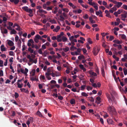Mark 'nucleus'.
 Returning <instances> with one entry per match:
<instances>
[{
	"instance_id": "3c124183",
	"label": "nucleus",
	"mask_w": 127,
	"mask_h": 127,
	"mask_svg": "<svg viewBox=\"0 0 127 127\" xmlns=\"http://www.w3.org/2000/svg\"><path fill=\"white\" fill-rule=\"evenodd\" d=\"M121 38L122 39H124L126 38V36L124 34H122L121 36Z\"/></svg>"
},
{
	"instance_id": "a211bd4d",
	"label": "nucleus",
	"mask_w": 127,
	"mask_h": 127,
	"mask_svg": "<svg viewBox=\"0 0 127 127\" xmlns=\"http://www.w3.org/2000/svg\"><path fill=\"white\" fill-rule=\"evenodd\" d=\"M61 36L60 34L57 36V40L58 42H60L62 41V39H59L61 38Z\"/></svg>"
},
{
	"instance_id": "20e7f679",
	"label": "nucleus",
	"mask_w": 127,
	"mask_h": 127,
	"mask_svg": "<svg viewBox=\"0 0 127 127\" xmlns=\"http://www.w3.org/2000/svg\"><path fill=\"white\" fill-rule=\"evenodd\" d=\"M123 13H125L124 14H122L121 15V19L122 20L125 21L126 20L125 18L127 17V12L125 11H124L123 12Z\"/></svg>"
},
{
	"instance_id": "aec40b11",
	"label": "nucleus",
	"mask_w": 127,
	"mask_h": 127,
	"mask_svg": "<svg viewBox=\"0 0 127 127\" xmlns=\"http://www.w3.org/2000/svg\"><path fill=\"white\" fill-rule=\"evenodd\" d=\"M114 42L117 44H120L121 43V42L118 40H114L113 41Z\"/></svg>"
},
{
	"instance_id": "6e6d98bb",
	"label": "nucleus",
	"mask_w": 127,
	"mask_h": 127,
	"mask_svg": "<svg viewBox=\"0 0 127 127\" xmlns=\"http://www.w3.org/2000/svg\"><path fill=\"white\" fill-rule=\"evenodd\" d=\"M52 46L54 47H56L57 46V44L56 43H54L52 44Z\"/></svg>"
},
{
	"instance_id": "e2e57ef3",
	"label": "nucleus",
	"mask_w": 127,
	"mask_h": 127,
	"mask_svg": "<svg viewBox=\"0 0 127 127\" xmlns=\"http://www.w3.org/2000/svg\"><path fill=\"white\" fill-rule=\"evenodd\" d=\"M52 7H48L47 8V10H52Z\"/></svg>"
},
{
	"instance_id": "4c0bfd02",
	"label": "nucleus",
	"mask_w": 127,
	"mask_h": 127,
	"mask_svg": "<svg viewBox=\"0 0 127 127\" xmlns=\"http://www.w3.org/2000/svg\"><path fill=\"white\" fill-rule=\"evenodd\" d=\"M89 17L88 15L87 14H86L85 15L83 16V17L85 19H87Z\"/></svg>"
},
{
	"instance_id": "5fc2aeb1",
	"label": "nucleus",
	"mask_w": 127,
	"mask_h": 127,
	"mask_svg": "<svg viewBox=\"0 0 127 127\" xmlns=\"http://www.w3.org/2000/svg\"><path fill=\"white\" fill-rule=\"evenodd\" d=\"M62 9L65 12H67L69 11L68 9L67 8Z\"/></svg>"
},
{
	"instance_id": "f3484780",
	"label": "nucleus",
	"mask_w": 127,
	"mask_h": 127,
	"mask_svg": "<svg viewBox=\"0 0 127 127\" xmlns=\"http://www.w3.org/2000/svg\"><path fill=\"white\" fill-rule=\"evenodd\" d=\"M89 20L90 22L92 24H93L95 23V21L91 17H89Z\"/></svg>"
},
{
	"instance_id": "c756f323",
	"label": "nucleus",
	"mask_w": 127,
	"mask_h": 127,
	"mask_svg": "<svg viewBox=\"0 0 127 127\" xmlns=\"http://www.w3.org/2000/svg\"><path fill=\"white\" fill-rule=\"evenodd\" d=\"M30 79L31 81H37L38 80V79H36V78H34L33 77H30Z\"/></svg>"
},
{
	"instance_id": "412c9836",
	"label": "nucleus",
	"mask_w": 127,
	"mask_h": 127,
	"mask_svg": "<svg viewBox=\"0 0 127 127\" xmlns=\"http://www.w3.org/2000/svg\"><path fill=\"white\" fill-rule=\"evenodd\" d=\"M36 114L41 117H43V115L39 111L37 112Z\"/></svg>"
},
{
	"instance_id": "f03ea898",
	"label": "nucleus",
	"mask_w": 127,
	"mask_h": 127,
	"mask_svg": "<svg viewBox=\"0 0 127 127\" xmlns=\"http://www.w3.org/2000/svg\"><path fill=\"white\" fill-rule=\"evenodd\" d=\"M22 8L24 10L30 13V14H29V15L31 17L33 16L32 14H31L33 12L32 9L30 8H28V7L27 6L23 7Z\"/></svg>"
},
{
	"instance_id": "f257e3e1",
	"label": "nucleus",
	"mask_w": 127,
	"mask_h": 127,
	"mask_svg": "<svg viewBox=\"0 0 127 127\" xmlns=\"http://www.w3.org/2000/svg\"><path fill=\"white\" fill-rule=\"evenodd\" d=\"M107 109L109 112L111 114L116 115L117 114L115 108L113 106H111L108 107Z\"/></svg>"
},
{
	"instance_id": "9d476101",
	"label": "nucleus",
	"mask_w": 127,
	"mask_h": 127,
	"mask_svg": "<svg viewBox=\"0 0 127 127\" xmlns=\"http://www.w3.org/2000/svg\"><path fill=\"white\" fill-rule=\"evenodd\" d=\"M108 123L109 124H113V122L111 119H108L107 120Z\"/></svg>"
},
{
	"instance_id": "72a5a7b5",
	"label": "nucleus",
	"mask_w": 127,
	"mask_h": 127,
	"mask_svg": "<svg viewBox=\"0 0 127 127\" xmlns=\"http://www.w3.org/2000/svg\"><path fill=\"white\" fill-rule=\"evenodd\" d=\"M123 9H119L117 12V13H118V14H119L121 12L123 13Z\"/></svg>"
},
{
	"instance_id": "7ed1b4c3",
	"label": "nucleus",
	"mask_w": 127,
	"mask_h": 127,
	"mask_svg": "<svg viewBox=\"0 0 127 127\" xmlns=\"http://www.w3.org/2000/svg\"><path fill=\"white\" fill-rule=\"evenodd\" d=\"M100 50V48H98L97 47H94V48L93 51V53L94 55L95 56L97 55L99 52Z\"/></svg>"
},
{
	"instance_id": "7c9ffc66",
	"label": "nucleus",
	"mask_w": 127,
	"mask_h": 127,
	"mask_svg": "<svg viewBox=\"0 0 127 127\" xmlns=\"http://www.w3.org/2000/svg\"><path fill=\"white\" fill-rule=\"evenodd\" d=\"M49 22H51L52 24L56 23V21L54 19H53V20H50L49 21Z\"/></svg>"
},
{
	"instance_id": "dca6fc26",
	"label": "nucleus",
	"mask_w": 127,
	"mask_h": 127,
	"mask_svg": "<svg viewBox=\"0 0 127 127\" xmlns=\"http://www.w3.org/2000/svg\"><path fill=\"white\" fill-rule=\"evenodd\" d=\"M60 29V27L59 26H57L53 30L54 32H57Z\"/></svg>"
},
{
	"instance_id": "ea45409f",
	"label": "nucleus",
	"mask_w": 127,
	"mask_h": 127,
	"mask_svg": "<svg viewBox=\"0 0 127 127\" xmlns=\"http://www.w3.org/2000/svg\"><path fill=\"white\" fill-rule=\"evenodd\" d=\"M32 76H34L35 74V69H33L32 70Z\"/></svg>"
},
{
	"instance_id": "f8f14e48",
	"label": "nucleus",
	"mask_w": 127,
	"mask_h": 127,
	"mask_svg": "<svg viewBox=\"0 0 127 127\" xmlns=\"http://www.w3.org/2000/svg\"><path fill=\"white\" fill-rule=\"evenodd\" d=\"M10 1L11 2H14L15 4H16L19 3V0H10Z\"/></svg>"
},
{
	"instance_id": "393cba45",
	"label": "nucleus",
	"mask_w": 127,
	"mask_h": 127,
	"mask_svg": "<svg viewBox=\"0 0 127 127\" xmlns=\"http://www.w3.org/2000/svg\"><path fill=\"white\" fill-rule=\"evenodd\" d=\"M35 38L36 39H41V37L38 34H37V35L35 36Z\"/></svg>"
},
{
	"instance_id": "0eeeda50",
	"label": "nucleus",
	"mask_w": 127,
	"mask_h": 127,
	"mask_svg": "<svg viewBox=\"0 0 127 127\" xmlns=\"http://www.w3.org/2000/svg\"><path fill=\"white\" fill-rule=\"evenodd\" d=\"M105 13L106 14L105 16L106 17L110 18H111V16L110 15V13L107 10H106L105 11Z\"/></svg>"
},
{
	"instance_id": "4468645a",
	"label": "nucleus",
	"mask_w": 127,
	"mask_h": 127,
	"mask_svg": "<svg viewBox=\"0 0 127 127\" xmlns=\"http://www.w3.org/2000/svg\"><path fill=\"white\" fill-rule=\"evenodd\" d=\"M101 72L102 75L103 77H104L105 76V71L103 67L101 68Z\"/></svg>"
},
{
	"instance_id": "9b49d317",
	"label": "nucleus",
	"mask_w": 127,
	"mask_h": 127,
	"mask_svg": "<svg viewBox=\"0 0 127 127\" xmlns=\"http://www.w3.org/2000/svg\"><path fill=\"white\" fill-rule=\"evenodd\" d=\"M7 44L10 46H12L13 45L14 43L11 40H9L7 42Z\"/></svg>"
},
{
	"instance_id": "6ab92c4d",
	"label": "nucleus",
	"mask_w": 127,
	"mask_h": 127,
	"mask_svg": "<svg viewBox=\"0 0 127 127\" xmlns=\"http://www.w3.org/2000/svg\"><path fill=\"white\" fill-rule=\"evenodd\" d=\"M70 103L71 104H75V100L74 99H72L70 101Z\"/></svg>"
},
{
	"instance_id": "79ce46f5",
	"label": "nucleus",
	"mask_w": 127,
	"mask_h": 127,
	"mask_svg": "<svg viewBox=\"0 0 127 127\" xmlns=\"http://www.w3.org/2000/svg\"><path fill=\"white\" fill-rule=\"evenodd\" d=\"M19 96V95L18 93L16 92L15 93L14 96L15 98H18V97Z\"/></svg>"
},
{
	"instance_id": "c9c22d12",
	"label": "nucleus",
	"mask_w": 127,
	"mask_h": 127,
	"mask_svg": "<svg viewBox=\"0 0 127 127\" xmlns=\"http://www.w3.org/2000/svg\"><path fill=\"white\" fill-rule=\"evenodd\" d=\"M86 86L85 85H83L81 87H80V88H81V90H84L85 89V88L86 87Z\"/></svg>"
},
{
	"instance_id": "680f3d73",
	"label": "nucleus",
	"mask_w": 127,
	"mask_h": 127,
	"mask_svg": "<svg viewBox=\"0 0 127 127\" xmlns=\"http://www.w3.org/2000/svg\"><path fill=\"white\" fill-rule=\"evenodd\" d=\"M58 98L60 100H62L63 99V97L61 96H58Z\"/></svg>"
},
{
	"instance_id": "39448f33",
	"label": "nucleus",
	"mask_w": 127,
	"mask_h": 127,
	"mask_svg": "<svg viewBox=\"0 0 127 127\" xmlns=\"http://www.w3.org/2000/svg\"><path fill=\"white\" fill-rule=\"evenodd\" d=\"M109 102L110 103H112V104L113 105L114 103L115 104H117V102L115 99V98H114V100H113V99L112 98H110L108 100Z\"/></svg>"
},
{
	"instance_id": "69168bd1",
	"label": "nucleus",
	"mask_w": 127,
	"mask_h": 127,
	"mask_svg": "<svg viewBox=\"0 0 127 127\" xmlns=\"http://www.w3.org/2000/svg\"><path fill=\"white\" fill-rule=\"evenodd\" d=\"M14 52L13 51H10L9 52V55L10 56H13Z\"/></svg>"
},
{
	"instance_id": "a18cd8bd",
	"label": "nucleus",
	"mask_w": 127,
	"mask_h": 127,
	"mask_svg": "<svg viewBox=\"0 0 127 127\" xmlns=\"http://www.w3.org/2000/svg\"><path fill=\"white\" fill-rule=\"evenodd\" d=\"M1 32L2 33L6 34L7 33V30L6 29H4L3 32L2 31H1Z\"/></svg>"
},
{
	"instance_id": "de8ad7c7",
	"label": "nucleus",
	"mask_w": 127,
	"mask_h": 127,
	"mask_svg": "<svg viewBox=\"0 0 127 127\" xmlns=\"http://www.w3.org/2000/svg\"><path fill=\"white\" fill-rule=\"evenodd\" d=\"M88 3L90 5H92V6H93L94 5H95V3L94 2H89Z\"/></svg>"
},
{
	"instance_id": "473e14b6",
	"label": "nucleus",
	"mask_w": 127,
	"mask_h": 127,
	"mask_svg": "<svg viewBox=\"0 0 127 127\" xmlns=\"http://www.w3.org/2000/svg\"><path fill=\"white\" fill-rule=\"evenodd\" d=\"M87 40L88 42L90 44H92L93 42L91 40V39L90 38H88Z\"/></svg>"
},
{
	"instance_id": "1a4fd4ad",
	"label": "nucleus",
	"mask_w": 127,
	"mask_h": 127,
	"mask_svg": "<svg viewBox=\"0 0 127 127\" xmlns=\"http://www.w3.org/2000/svg\"><path fill=\"white\" fill-rule=\"evenodd\" d=\"M51 74V73H50L48 72H46L45 73V75L46 77L48 80H50L51 79V77L49 75Z\"/></svg>"
},
{
	"instance_id": "13d9d810",
	"label": "nucleus",
	"mask_w": 127,
	"mask_h": 127,
	"mask_svg": "<svg viewBox=\"0 0 127 127\" xmlns=\"http://www.w3.org/2000/svg\"><path fill=\"white\" fill-rule=\"evenodd\" d=\"M38 52L40 54H42V49H39L38 50Z\"/></svg>"
},
{
	"instance_id": "0e129e2a",
	"label": "nucleus",
	"mask_w": 127,
	"mask_h": 127,
	"mask_svg": "<svg viewBox=\"0 0 127 127\" xmlns=\"http://www.w3.org/2000/svg\"><path fill=\"white\" fill-rule=\"evenodd\" d=\"M3 76V73L2 70H0V76Z\"/></svg>"
},
{
	"instance_id": "774afa93",
	"label": "nucleus",
	"mask_w": 127,
	"mask_h": 127,
	"mask_svg": "<svg viewBox=\"0 0 127 127\" xmlns=\"http://www.w3.org/2000/svg\"><path fill=\"white\" fill-rule=\"evenodd\" d=\"M74 38V36H72L71 37H70L69 38V39L70 41H72V40H73V39Z\"/></svg>"
},
{
	"instance_id": "8fccbe9b",
	"label": "nucleus",
	"mask_w": 127,
	"mask_h": 127,
	"mask_svg": "<svg viewBox=\"0 0 127 127\" xmlns=\"http://www.w3.org/2000/svg\"><path fill=\"white\" fill-rule=\"evenodd\" d=\"M106 96L107 98H108V100L109 99H110V98H111L110 97V95L108 93H106Z\"/></svg>"
},
{
	"instance_id": "c85d7f7f",
	"label": "nucleus",
	"mask_w": 127,
	"mask_h": 127,
	"mask_svg": "<svg viewBox=\"0 0 127 127\" xmlns=\"http://www.w3.org/2000/svg\"><path fill=\"white\" fill-rule=\"evenodd\" d=\"M88 98L91 102H93L94 101V99L92 97H88Z\"/></svg>"
},
{
	"instance_id": "bf43d9fd",
	"label": "nucleus",
	"mask_w": 127,
	"mask_h": 127,
	"mask_svg": "<svg viewBox=\"0 0 127 127\" xmlns=\"http://www.w3.org/2000/svg\"><path fill=\"white\" fill-rule=\"evenodd\" d=\"M90 11L91 13H94V11L93 8H91L90 9Z\"/></svg>"
},
{
	"instance_id": "2f4dec72",
	"label": "nucleus",
	"mask_w": 127,
	"mask_h": 127,
	"mask_svg": "<svg viewBox=\"0 0 127 127\" xmlns=\"http://www.w3.org/2000/svg\"><path fill=\"white\" fill-rule=\"evenodd\" d=\"M63 50L65 52H66L69 50V48L68 47H66L65 48H63Z\"/></svg>"
},
{
	"instance_id": "49530a36",
	"label": "nucleus",
	"mask_w": 127,
	"mask_h": 127,
	"mask_svg": "<svg viewBox=\"0 0 127 127\" xmlns=\"http://www.w3.org/2000/svg\"><path fill=\"white\" fill-rule=\"evenodd\" d=\"M22 51H24L25 49H26L27 47L24 44L22 46Z\"/></svg>"
},
{
	"instance_id": "4be33fe9",
	"label": "nucleus",
	"mask_w": 127,
	"mask_h": 127,
	"mask_svg": "<svg viewBox=\"0 0 127 127\" xmlns=\"http://www.w3.org/2000/svg\"><path fill=\"white\" fill-rule=\"evenodd\" d=\"M17 33V32L14 29H13L11 31L10 33L11 34H15Z\"/></svg>"
},
{
	"instance_id": "ddd939ff",
	"label": "nucleus",
	"mask_w": 127,
	"mask_h": 127,
	"mask_svg": "<svg viewBox=\"0 0 127 127\" xmlns=\"http://www.w3.org/2000/svg\"><path fill=\"white\" fill-rule=\"evenodd\" d=\"M1 50V51H6V48L4 47V45L2 44L0 47Z\"/></svg>"
},
{
	"instance_id": "423d86ee",
	"label": "nucleus",
	"mask_w": 127,
	"mask_h": 127,
	"mask_svg": "<svg viewBox=\"0 0 127 127\" xmlns=\"http://www.w3.org/2000/svg\"><path fill=\"white\" fill-rule=\"evenodd\" d=\"M25 71H24V70L22 68H21L20 69V72L24 74H27V73L28 71V70L27 68H25Z\"/></svg>"
},
{
	"instance_id": "a19ab883",
	"label": "nucleus",
	"mask_w": 127,
	"mask_h": 127,
	"mask_svg": "<svg viewBox=\"0 0 127 127\" xmlns=\"http://www.w3.org/2000/svg\"><path fill=\"white\" fill-rule=\"evenodd\" d=\"M43 56L44 57H45L47 56V50L45 51L43 53Z\"/></svg>"
},
{
	"instance_id": "864d4df0",
	"label": "nucleus",
	"mask_w": 127,
	"mask_h": 127,
	"mask_svg": "<svg viewBox=\"0 0 127 127\" xmlns=\"http://www.w3.org/2000/svg\"><path fill=\"white\" fill-rule=\"evenodd\" d=\"M92 88L90 86H87V89L88 91H89L90 90H92Z\"/></svg>"
},
{
	"instance_id": "a878e982",
	"label": "nucleus",
	"mask_w": 127,
	"mask_h": 127,
	"mask_svg": "<svg viewBox=\"0 0 127 127\" xmlns=\"http://www.w3.org/2000/svg\"><path fill=\"white\" fill-rule=\"evenodd\" d=\"M123 70L124 74L125 75L127 74V68L125 67H124L123 68Z\"/></svg>"
},
{
	"instance_id": "cd10ccee",
	"label": "nucleus",
	"mask_w": 127,
	"mask_h": 127,
	"mask_svg": "<svg viewBox=\"0 0 127 127\" xmlns=\"http://www.w3.org/2000/svg\"><path fill=\"white\" fill-rule=\"evenodd\" d=\"M78 59L80 60H81L82 59H84L85 57L83 55H81L80 56H78Z\"/></svg>"
},
{
	"instance_id": "4d7b16f0",
	"label": "nucleus",
	"mask_w": 127,
	"mask_h": 127,
	"mask_svg": "<svg viewBox=\"0 0 127 127\" xmlns=\"http://www.w3.org/2000/svg\"><path fill=\"white\" fill-rule=\"evenodd\" d=\"M114 38V37L113 36L111 35L110 36L109 40L111 41Z\"/></svg>"
},
{
	"instance_id": "f704fd0d",
	"label": "nucleus",
	"mask_w": 127,
	"mask_h": 127,
	"mask_svg": "<svg viewBox=\"0 0 127 127\" xmlns=\"http://www.w3.org/2000/svg\"><path fill=\"white\" fill-rule=\"evenodd\" d=\"M28 50L29 51H30V52L31 53H32L33 52V50L32 49L31 47H29L28 49Z\"/></svg>"
},
{
	"instance_id": "bb28decb",
	"label": "nucleus",
	"mask_w": 127,
	"mask_h": 127,
	"mask_svg": "<svg viewBox=\"0 0 127 127\" xmlns=\"http://www.w3.org/2000/svg\"><path fill=\"white\" fill-rule=\"evenodd\" d=\"M62 40L63 42H66L67 41V39L66 37L63 36L62 37Z\"/></svg>"
},
{
	"instance_id": "e433bc0d",
	"label": "nucleus",
	"mask_w": 127,
	"mask_h": 127,
	"mask_svg": "<svg viewBox=\"0 0 127 127\" xmlns=\"http://www.w3.org/2000/svg\"><path fill=\"white\" fill-rule=\"evenodd\" d=\"M60 21H64V18L62 16V15H60Z\"/></svg>"
},
{
	"instance_id": "2eb2a0df",
	"label": "nucleus",
	"mask_w": 127,
	"mask_h": 127,
	"mask_svg": "<svg viewBox=\"0 0 127 127\" xmlns=\"http://www.w3.org/2000/svg\"><path fill=\"white\" fill-rule=\"evenodd\" d=\"M79 66L80 69L83 70V71H85L86 70V69L84 67V66L83 65L80 64L79 65Z\"/></svg>"
},
{
	"instance_id": "b1692460",
	"label": "nucleus",
	"mask_w": 127,
	"mask_h": 127,
	"mask_svg": "<svg viewBox=\"0 0 127 127\" xmlns=\"http://www.w3.org/2000/svg\"><path fill=\"white\" fill-rule=\"evenodd\" d=\"M81 95L83 96L87 97L88 96V95L85 92H83L81 93Z\"/></svg>"
},
{
	"instance_id": "09e8293b",
	"label": "nucleus",
	"mask_w": 127,
	"mask_h": 127,
	"mask_svg": "<svg viewBox=\"0 0 127 127\" xmlns=\"http://www.w3.org/2000/svg\"><path fill=\"white\" fill-rule=\"evenodd\" d=\"M28 42H30L32 44H33L34 42L32 39H31L28 41Z\"/></svg>"
},
{
	"instance_id": "603ef678",
	"label": "nucleus",
	"mask_w": 127,
	"mask_h": 127,
	"mask_svg": "<svg viewBox=\"0 0 127 127\" xmlns=\"http://www.w3.org/2000/svg\"><path fill=\"white\" fill-rule=\"evenodd\" d=\"M17 85L18 88H21L22 87V86H21V84H20L19 83L17 82Z\"/></svg>"
},
{
	"instance_id": "5701e85b",
	"label": "nucleus",
	"mask_w": 127,
	"mask_h": 127,
	"mask_svg": "<svg viewBox=\"0 0 127 127\" xmlns=\"http://www.w3.org/2000/svg\"><path fill=\"white\" fill-rule=\"evenodd\" d=\"M70 49L71 51H73L74 49H76L77 48L76 47H74V46L72 45Z\"/></svg>"
},
{
	"instance_id": "58836bf2",
	"label": "nucleus",
	"mask_w": 127,
	"mask_h": 127,
	"mask_svg": "<svg viewBox=\"0 0 127 127\" xmlns=\"http://www.w3.org/2000/svg\"><path fill=\"white\" fill-rule=\"evenodd\" d=\"M55 10L53 12H52L53 13L55 14H56L57 12V10L58 9V8L57 7H56L55 8Z\"/></svg>"
},
{
	"instance_id": "052dcab7",
	"label": "nucleus",
	"mask_w": 127,
	"mask_h": 127,
	"mask_svg": "<svg viewBox=\"0 0 127 127\" xmlns=\"http://www.w3.org/2000/svg\"><path fill=\"white\" fill-rule=\"evenodd\" d=\"M3 61L1 60H0V66H3Z\"/></svg>"
},
{
	"instance_id": "c03bdc74",
	"label": "nucleus",
	"mask_w": 127,
	"mask_h": 127,
	"mask_svg": "<svg viewBox=\"0 0 127 127\" xmlns=\"http://www.w3.org/2000/svg\"><path fill=\"white\" fill-rule=\"evenodd\" d=\"M13 57H11L9 59V62L10 63V64H12V62H13Z\"/></svg>"
},
{
	"instance_id": "37998d69",
	"label": "nucleus",
	"mask_w": 127,
	"mask_h": 127,
	"mask_svg": "<svg viewBox=\"0 0 127 127\" xmlns=\"http://www.w3.org/2000/svg\"><path fill=\"white\" fill-rule=\"evenodd\" d=\"M123 8L127 10V5L126 4L123 5Z\"/></svg>"
},
{
	"instance_id": "6e6552de",
	"label": "nucleus",
	"mask_w": 127,
	"mask_h": 127,
	"mask_svg": "<svg viewBox=\"0 0 127 127\" xmlns=\"http://www.w3.org/2000/svg\"><path fill=\"white\" fill-rule=\"evenodd\" d=\"M116 3H114L115 4H117L116 6L118 8H119L121 7L122 4V3L121 2H117L116 1Z\"/></svg>"
},
{
	"instance_id": "338daca9",
	"label": "nucleus",
	"mask_w": 127,
	"mask_h": 127,
	"mask_svg": "<svg viewBox=\"0 0 127 127\" xmlns=\"http://www.w3.org/2000/svg\"><path fill=\"white\" fill-rule=\"evenodd\" d=\"M92 86L93 87L95 88H96L97 87V84L95 83H93V84H92Z\"/></svg>"
}]
</instances>
